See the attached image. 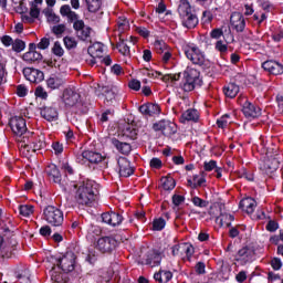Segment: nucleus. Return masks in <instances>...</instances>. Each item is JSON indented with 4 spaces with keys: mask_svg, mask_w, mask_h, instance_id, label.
Returning <instances> with one entry per match:
<instances>
[{
    "mask_svg": "<svg viewBox=\"0 0 283 283\" xmlns=\"http://www.w3.org/2000/svg\"><path fill=\"white\" fill-rule=\"evenodd\" d=\"M40 116L49 123H54L55 120H59V111L54 106H44L40 108Z\"/></svg>",
    "mask_w": 283,
    "mask_h": 283,
    "instance_id": "nucleus-21",
    "label": "nucleus"
},
{
    "mask_svg": "<svg viewBox=\"0 0 283 283\" xmlns=\"http://www.w3.org/2000/svg\"><path fill=\"white\" fill-rule=\"evenodd\" d=\"M151 169H163V160L158 157H154L149 163Z\"/></svg>",
    "mask_w": 283,
    "mask_h": 283,
    "instance_id": "nucleus-58",
    "label": "nucleus"
},
{
    "mask_svg": "<svg viewBox=\"0 0 283 283\" xmlns=\"http://www.w3.org/2000/svg\"><path fill=\"white\" fill-rule=\"evenodd\" d=\"M262 67L264 72H269V74H273V76L283 74V64L274 60H266L262 63Z\"/></svg>",
    "mask_w": 283,
    "mask_h": 283,
    "instance_id": "nucleus-18",
    "label": "nucleus"
},
{
    "mask_svg": "<svg viewBox=\"0 0 283 283\" xmlns=\"http://www.w3.org/2000/svg\"><path fill=\"white\" fill-rule=\"evenodd\" d=\"M88 52H92L97 59H103V43H94L88 48Z\"/></svg>",
    "mask_w": 283,
    "mask_h": 283,
    "instance_id": "nucleus-41",
    "label": "nucleus"
},
{
    "mask_svg": "<svg viewBox=\"0 0 283 283\" xmlns=\"http://www.w3.org/2000/svg\"><path fill=\"white\" fill-rule=\"evenodd\" d=\"M12 50L18 54L23 52V50H25V42L21 39H15L12 43Z\"/></svg>",
    "mask_w": 283,
    "mask_h": 283,
    "instance_id": "nucleus-48",
    "label": "nucleus"
},
{
    "mask_svg": "<svg viewBox=\"0 0 283 283\" xmlns=\"http://www.w3.org/2000/svg\"><path fill=\"white\" fill-rule=\"evenodd\" d=\"M182 51L186 54V57L188 59V61H191V63L193 65H199V67H201L202 70H208V67H210L211 62H209L206 57H205V53L202 51H200V49L196 45H185L182 46Z\"/></svg>",
    "mask_w": 283,
    "mask_h": 283,
    "instance_id": "nucleus-4",
    "label": "nucleus"
},
{
    "mask_svg": "<svg viewBox=\"0 0 283 283\" xmlns=\"http://www.w3.org/2000/svg\"><path fill=\"white\" fill-rule=\"evenodd\" d=\"M202 85V80L200 78V72L196 69H187L184 71L182 81L179 84L180 90L184 92H193L196 87Z\"/></svg>",
    "mask_w": 283,
    "mask_h": 283,
    "instance_id": "nucleus-5",
    "label": "nucleus"
},
{
    "mask_svg": "<svg viewBox=\"0 0 283 283\" xmlns=\"http://www.w3.org/2000/svg\"><path fill=\"white\" fill-rule=\"evenodd\" d=\"M17 95L20 98H25V96H28V87H25V85L20 84L17 86Z\"/></svg>",
    "mask_w": 283,
    "mask_h": 283,
    "instance_id": "nucleus-59",
    "label": "nucleus"
},
{
    "mask_svg": "<svg viewBox=\"0 0 283 283\" xmlns=\"http://www.w3.org/2000/svg\"><path fill=\"white\" fill-rule=\"evenodd\" d=\"M178 14L181 21V25L187 28V30H193L198 27L199 20L198 15L191 10V3L187 0H181L178 7Z\"/></svg>",
    "mask_w": 283,
    "mask_h": 283,
    "instance_id": "nucleus-3",
    "label": "nucleus"
},
{
    "mask_svg": "<svg viewBox=\"0 0 283 283\" xmlns=\"http://www.w3.org/2000/svg\"><path fill=\"white\" fill-rule=\"evenodd\" d=\"M62 101L65 107H81V94L72 88H65L63 91Z\"/></svg>",
    "mask_w": 283,
    "mask_h": 283,
    "instance_id": "nucleus-12",
    "label": "nucleus"
},
{
    "mask_svg": "<svg viewBox=\"0 0 283 283\" xmlns=\"http://www.w3.org/2000/svg\"><path fill=\"white\" fill-rule=\"evenodd\" d=\"M17 245L13 247H3L2 250H0V262H2V260H10V258H14L17 255V253L14 251H17Z\"/></svg>",
    "mask_w": 283,
    "mask_h": 283,
    "instance_id": "nucleus-36",
    "label": "nucleus"
},
{
    "mask_svg": "<svg viewBox=\"0 0 283 283\" xmlns=\"http://www.w3.org/2000/svg\"><path fill=\"white\" fill-rule=\"evenodd\" d=\"M24 63L32 65V63H39L43 61V54L41 52H27L22 55Z\"/></svg>",
    "mask_w": 283,
    "mask_h": 283,
    "instance_id": "nucleus-33",
    "label": "nucleus"
},
{
    "mask_svg": "<svg viewBox=\"0 0 283 283\" xmlns=\"http://www.w3.org/2000/svg\"><path fill=\"white\" fill-rule=\"evenodd\" d=\"M266 231L270 233H275L277 229H280V223L275 220H270L265 226Z\"/></svg>",
    "mask_w": 283,
    "mask_h": 283,
    "instance_id": "nucleus-55",
    "label": "nucleus"
},
{
    "mask_svg": "<svg viewBox=\"0 0 283 283\" xmlns=\"http://www.w3.org/2000/svg\"><path fill=\"white\" fill-rule=\"evenodd\" d=\"M34 95L36 98H42V101H48V92H45V88L43 86H38L35 88Z\"/></svg>",
    "mask_w": 283,
    "mask_h": 283,
    "instance_id": "nucleus-54",
    "label": "nucleus"
},
{
    "mask_svg": "<svg viewBox=\"0 0 283 283\" xmlns=\"http://www.w3.org/2000/svg\"><path fill=\"white\" fill-rule=\"evenodd\" d=\"M125 135L128 136V138H130L132 140H136L138 132L136 130V128H132V126H128L125 129Z\"/></svg>",
    "mask_w": 283,
    "mask_h": 283,
    "instance_id": "nucleus-57",
    "label": "nucleus"
},
{
    "mask_svg": "<svg viewBox=\"0 0 283 283\" xmlns=\"http://www.w3.org/2000/svg\"><path fill=\"white\" fill-rule=\"evenodd\" d=\"M45 137L44 136H38L30 142V144L24 145V149L27 151H40V149H45Z\"/></svg>",
    "mask_w": 283,
    "mask_h": 283,
    "instance_id": "nucleus-24",
    "label": "nucleus"
},
{
    "mask_svg": "<svg viewBox=\"0 0 283 283\" xmlns=\"http://www.w3.org/2000/svg\"><path fill=\"white\" fill-rule=\"evenodd\" d=\"M52 53L55 56H63L65 54V51L63 50V46H61V42L56 41L54 42V45L52 48Z\"/></svg>",
    "mask_w": 283,
    "mask_h": 283,
    "instance_id": "nucleus-51",
    "label": "nucleus"
},
{
    "mask_svg": "<svg viewBox=\"0 0 283 283\" xmlns=\"http://www.w3.org/2000/svg\"><path fill=\"white\" fill-rule=\"evenodd\" d=\"M230 23L237 32H244V29L247 28V20H244V15L240 12L231 14Z\"/></svg>",
    "mask_w": 283,
    "mask_h": 283,
    "instance_id": "nucleus-20",
    "label": "nucleus"
},
{
    "mask_svg": "<svg viewBox=\"0 0 283 283\" xmlns=\"http://www.w3.org/2000/svg\"><path fill=\"white\" fill-rule=\"evenodd\" d=\"M129 90H134V92L140 91V81L133 78L128 82Z\"/></svg>",
    "mask_w": 283,
    "mask_h": 283,
    "instance_id": "nucleus-61",
    "label": "nucleus"
},
{
    "mask_svg": "<svg viewBox=\"0 0 283 283\" xmlns=\"http://www.w3.org/2000/svg\"><path fill=\"white\" fill-rule=\"evenodd\" d=\"M102 222L104 224H108V227H120L123 224V214L120 212L116 211H108V212H103L102 216Z\"/></svg>",
    "mask_w": 283,
    "mask_h": 283,
    "instance_id": "nucleus-15",
    "label": "nucleus"
},
{
    "mask_svg": "<svg viewBox=\"0 0 283 283\" xmlns=\"http://www.w3.org/2000/svg\"><path fill=\"white\" fill-rule=\"evenodd\" d=\"M104 157L101 153L84 150L82 154L76 155V163L80 165H85V163H91V165H98V163H103Z\"/></svg>",
    "mask_w": 283,
    "mask_h": 283,
    "instance_id": "nucleus-10",
    "label": "nucleus"
},
{
    "mask_svg": "<svg viewBox=\"0 0 283 283\" xmlns=\"http://www.w3.org/2000/svg\"><path fill=\"white\" fill-rule=\"evenodd\" d=\"M44 220L51 227H62L64 222L63 212L61 209L54 206H48L43 210Z\"/></svg>",
    "mask_w": 283,
    "mask_h": 283,
    "instance_id": "nucleus-6",
    "label": "nucleus"
},
{
    "mask_svg": "<svg viewBox=\"0 0 283 283\" xmlns=\"http://www.w3.org/2000/svg\"><path fill=\"white\" fill-rule=\"evenodd\" d=\"M31 276L32 274L28 268H19L14 271V277L20 283H32Z\"/></svg>",
    "mask_w": 283,
    "mask_h": 283,
    "instance_id": "nucleus-27",
    "label": "nucleus"
},
{
    "mask_svg": "<svg viewBox=\"0 0 283 283\" xmlns=\"http://www.w3.org/2000/svg\"><path fill=\"white\" fill-rule=\"evenodd\" d=\"M62 85H65V80L60 76L51 75L46 80L48 90H51V91L59 90L60 87H62Z\"/></svg>",
    "mask_w": 283,
    "mask_h": 283,
    "instance_id": "nucleus-30",
    "label": "nucleus"
},
{
    "mask_svg": "<svg viewBox=\"0 0 283 283\" xmlns=\"http://www.w3.org/2000/svg\"><path fill=\"white\" fill-rule=\"evenodd\" d=\"M242 112L249 120H255V118H260L262 116V108L249 101L243 103Z\"/></svg>",
    "mask_w": 283,
    "mask_h": 283,
    "instance_id": "nucleus-14",
    "label": "nucleus"
},
{
    "mask_svg": "<svg viewBox=\"0 0 283 283\" xmlns=\"http://www.w3.org/2000/svg\"><path fill=\"white\" fill-rule=\"evenodd\" d=\"M160 262H163V252L156 249L149 250L147 252L146 264L148 266H160Z\"/></svg>",
    "mask_w": 283,
    "mask_h": 283,
    "instance_id": "nucleus-22",
    "label": "nucleus"
},
{
    "mask_svg": "<svg viewBox=\"0 0 283 283\" xmlns=\"http://www.w3.org/2000/svg\"><path fill=\"white\" fill-rule=\"evenodd\" d=\"M271 266L273 269V271H280V269H282V259L280 258H273L271 260Z\"/></svg>",
    "mask_w": 283,
    "mask_h": 283,
    "instance_id": "nucleus-60",
    "label": "nucleus"
},
{
    "mask_svg": "<svg viewBox=\"0 0 283 283\" xmlns=\"http://www.w3.org/2000/svg\"><path fill=\"white\" fill-rule=\"evenodd\" d=\"M51 280L54 283H67L70 282V277H67V273L65 272H57L56 266H52L51 271Z\"/></svg>",
    "mask_w": 283,
    "mask_h": 283,
    "instance_id": "nucleus-29",
    "label": "nucleus"
},
{
    "mask_svg": "<svg viewBox=\"0 0 283 283\" xmlns=\"http://www.w3.org/2000/svg\"><path fill=\"white\" fill-rule=\"evenodd\" d=\"M76 34V38L84 43H90L92 41V27H84Z\"/></svg>",
    "mask_w": 283,
    "mask_h": 283,
    "instance_id": "nucleus-35",
    "label": "nucleus"
},
{
    "mask_svg": "<svg viewBox=\"0 0 283 283\" xmlns=\"http://www.w3.org/2000/svg\"><path fill=\"white\" fill-rule=\"evenodd\" d=\"M65 30H67V27H65V24H57L51 29V32L56 36V39H61V36H63V34L65 33Z\"/></svg>",
    "mask_w": 283,
    "mask_h": 283,
    "instance_id": "nucleus-47",
    "label": "nucleus"
},
{
    "mask_svg": "<svg viewBox=\"0 0 283 283\" xmlns=\"http://www.w3.org/2000/svg\"><path fill=\"white\" fill-rule=\"evenodd\" d=\"M76 254L72 251H66L62 254H51L46 258V261L52 264V266H56L63 273H72L78 266L76 264Z\"/></svg>",
    "mask_w": 283,
    "mask_h": 283,
    "instance_id": "nucleus-2",
    "label": "nucleus"
},
{
    "mask_svg": "<svg viewBox=\"0 0 283 283\" xmlns=\"http://www.w3.org/2000/svg\"><path fill=\"white\" fill-rule=\"evenodd\" d=\"M22 74L30 83H41L45 78L43 71L34 67H24Z\"/></svg>",
    "mask_w": 283,
    "mask_h": 283,
    "instance_id": "nucleus-17",
    "label": "nucleus"
},
{
    "mask_svg": "<svg viewBox=\"0 0 283 283\" xmlns=\"http://www.w3.org/2000/svg\"><path fill=\"white\" fill-rule=\"evenodd\" d=\"M174 277V273L167 270H159L154 274V280L159 283H169Z\"/></svg>",
    "mask_w": 283,
    "mask_h": 283,
    "instance_id": "nucleus-31",
    "label": "nucleus"
},
{
    "mask_svg": "<svg viewBox=\"0 0 283 283\" xmlns=\"http://www.w3.org/2000/svg\"><path fill=\"white\" fill-rule=\"evenodd\" d=\"M138 109L143 116H156L160 114V105L149 102L140 105Z\"/></svg>",
    "mask_w": 283,
    "mask_h": 283,
    "instance_id": "nucleus-23",
    "label": "nucleus"
},
{
    "mask_svg": "<svg viewBox=\"0 0 283 283\" xmlns=\"http://www.w3.org/2000/svg\"><path fill=\"white\" fill-rule=\"evenodd\" d=\"M118 247V241L114 237H102L96 242V249L101 253H112Z\"/></svg>",
    "mask_w": 283,
    "mask_h": 283,
    "instance_id": "nucleus-11",
    "label": "nucleus"
},
{
    "mask_svg": "<svg viewBox=\"0 0 283 283\" xmlns=\"http://www.w3.org/2000/svg\"><path fill=\"white\" fill-rule=\"evenodd\" d=\"M50 48V38H42L38 43L39 50H48Z\"/></svg>",
    "mask_w": 283,
    "mask_h": 283,
    "instance_id": "nucleus-63",
    "label": "nucleus"
},
{
    "mask_svg": "<svg viewBox=\"0 0 283 283\" xmlns=\"http://www.w3.org/2000/svg\"><path fill=\"white\" fill-rule=\"evenodd\" d=\"M75 187L77 190L75 192V200L77 205L82 207H92L96 200V182L92 179H84L80 181Z\"/></svg>",
    "mask_w": 283,
    "mask_h": 283,
    "instance_id": "nucleus-1",
    "label": "nucleus"
},
{
    "mask_svg": "<svg viewBox=\"0 0 283 283\" xmlns=\"http://www.w3.org/2000/svg\"><path fill=\"white\" fill-rule=\"evenodd\" d=\"M154 132H161L163 136H174L178 128L176 124L169 119H161L153 124Z\"/></svg>",
    "mask_w": 283,
    "mask_h": 283,
    "instance_id": "nucleus-9",
    "label": "nucleus"
},
{
    "mask_svg": "<svg viewBox=\"0 0 283 283\" xmlns=\"http://www.w3.org/2000/svg\"><path fill=\"white\" fill-rule=\"evenodd\" d=\"M112 145L119 154H123V156H129V154H132V145L129 143L120 142L114 137L112 138Z\"/></svg>",
    "mask_w": 283,
    "mask_h": 283,
    "instance_id": "nucleus-26",
    "label": "nucleus"
},
{
    "mask_svg": "<svg viewBox=\"0 0 283 283\" xmlns=\"http://www.w3.org/2000/svg\"><path fill=\"white\" fill-rule=\"evenodd\" d=\"M253 21L256 22L258 25H262V23H264V21H266L268 15L266 13H260V12H255L252 17Z\"/></svg>",
    "mask_w": 283,
    "mask_h": 283,
    "instance_id": "nucleus-53",
    "label": "nucleus"
},
{
    "mask_svg": "<svg viewBox=\"0 0 283 283\" xmlns=\"http://www.w3.org/2000/svg\"><path fill=\"white\" fill-rule=\"evenodd\" d=\"M237 178H244L248 182H255V172L251 169H247L242 167L241 169L237 170L235 172Z\"/></svg>",
    "mask_w": 283,
    "mask_h": 283,
    "instance_id": "nucleus-34",
    "label": "nucleus"
},
{
    "mask_svg": "<svg viewBox=\"0 0 283 283\" xmlns=\"http://www.w3.org/2000/svg\"><path fill=\"white\" fill-rule=\"evenodd\" d=\"M126 41V39L119 35V41L116 43V49L123 56H129L130 54L129 45H127Z\"/></svg>",
    "mask_w": 283,
    "mask_h": 283,
    "instance_id": "nucleus-37",
    "label": "nucleus"
},
{
    "mask_svg": "<svg viewBox=\"0 0 283 283\" xmlns=\"http://www.w3.org/2000/svg\"><path fill=\"white\" fill-rule=\"evenodd\" d=\"M228 118H231L230 114H224L220 118L217 119V127L219 129H227V126L229 125Z\"/></svg>",
    "mask_w": 283,
    "mask_h": 283,
    "instance_id": "nucleus-49",
    "label": "nucleus"
},
{
    "mask_svg": "<svg viewBox=\"0 0 283 283\" xmlns=\"http://www.w3.org/2000/svg\"><path fill=\"white\" fill-rule=\"evenodd\" d=\"M63 43L66 50H75V48H77L78 45V42L76 41V39L69 35L63 38Z\"/></svg>",
    "mask_w": 283,
    "mask_h": 283,
    "instance_id": "nucleus-43",
    "label": "nucleus"
},
{
    "mask_svg": "<svg viewBox=\"0 0 283 283\" xmlns=\"http://www.w3.org/2000/svg\"><path fill=\"white\" fill-rule=\"evenodd\" d=\"M52 149L55 156H59L63 151V144H61L60 142H53Z\"/></svg>",
    "mask_w": 283,
    "mask_h": 283,
    "instance_id": "nucleus-64",
    "label": "nucleus"
},
{
    "mask_svg": "<svg viewBox=\"0 0 283 283\" xmlns=\"http://www.w3.org/2000/svg\"><path fill=\"white\" fill-rule=\"evenodd\" d=\"M167 227V221L160 217L158 219H154L153 221V231H163Z\"/></svg>",
    "mask_w": 283,
    "mask_h": 283,
    "instance_id": "nucleus-44",
    "label": "nucleus"
},
{
    "mask_svg": "<svg viewBox=\"0 0 283 283\" xmlns=\"http://www.w3.org/2000/svg\"><path fill=\"white\" fill-rule=\"evenodd\" d=\"M88 12H98L101 10V6H103L102 0H85Z\"/></svg>",
    "mask_w": 283,
    "mask_h": 283,
    "instance_id": "nucleus-39",
    "label": "nucleus"
},
{
    "mask_svg": "<svg viewBox=\"0 0 283 283\" xmlns=\"http://www.w3.org/2000/svg\"><path fill=\"white\" fill-rule=\"evenodd\" d=\"M114 118V111L112 109H106L105 112L102 113L99 123H109Z\"/></svg>",
    "mask_w": 283,
    "mask_h": 283,
    "instance_id": "nucleus-50",
    "label": "nucleus"
},
{
    "mask_svg": "<svg viewBox=\"0 0 283 283\" xmlns=\"http://www.w3.org/2000/svg\"><path fill=\"white\" fill-rule=\"evenodd\" d=\"M45 174L51 182H54L55 185H61L63 176L61 175V170L56 165L50 164L45 169Z\"/></svg>",
    "mask_w": 283,
    "mask_h": 283,
    "instance_id": "nucleus-19",
    "label": "nucleus"
},
{
    "mask_svg": "<svg viewBox=\"0 0 283 283\" xmlns=\"http://www.w3.org/2000/svg\"><path fill=\"white\" fill-rule=\"evenodd\" d=\"M9 127L11 128L13 134H15V136H19L20 138L21 136H23V134H25V132H28L25 118H23L22 116L11 117L9 120Z\"/></svg>",
    "mask_w": 283,
    "mask_h": 283,
    "instance_id": "nucleus-13",
    "label": "nucleus"
},
{
    "mask_svg": "<svg viewBox=\"0 0 283 283\" xmlns=\"http://www.w3.org/2000/svg\"><path fill=\"white\" fill-rule=\"evenodd\" d=\"M161 186L165 191H174V189H176V179L171 177H163Z\"/></svg>",
    "mask_w": 283,
    "mask_h": 283,
    "instance_id": "nucleus-38",
    "label": "nucleus"
},
{
    "mask_svg": "<svg viewBox=\"0 0 283 283\" xmlns=\"http://www.w3.org/2000/svg\"><path fill=\"white\" fill-rule=\"evenodd\" d=\"M191 202L195 207H199V209H207V207H209V201L198 196L192 197Z\"/></svg>",
    "mask_w": 283,
    "mask_h": 283,
    "instance_id": "nucleus-45",
    "label": "nucleus"
},
{
    "mask_svg": "<svg viewBox=\"0 0 283 283\" xmlns=\"http://www.w3.org/2000/svg\"><path fill=\"white\" fill-rule=\"evenodd\" d=\"M218 167V161L211 159L210 161H205L203 163V169L205 171H213V169H217Z\"/></svg>",
    "mask_w": 283,
    "mask_h": 283,
    "instance_id": "nucleus-56",
    "label": "nucleus"
},
{
    "mask_svg": "<svg viewBox=\"0 0 283 283\" xmlns=\"http://www.w3.org/2000/svg\"><path fill=\"white\" fill-rule=\"evenodd\" d=\"M255 207H258V202L251 197H247L239 202V209H242V211L249 214L255 211Z\"/></svg>",
    "mask_w": 283,
    "mask_h": 283,
    "instance_id": "nucleus-25",
    "label": "nucleus"
},
{
    "mask_svg": "<svg viewBox=\"0 0 283 283\" xmlns=\"http://www.w3.org/2000/svg\"><path fill=\"white\" fill-rule=\"evenodd\" d=\"M235 262L240 263L241 266H247L255 260V249L253 247L245 245L241 248L234 256Z\"/></svg>",
    "mask_w": 283,
    "mask_h": 283,
    "instance_id": "nucleus-8",
    "label": "nucleus"
},
{
    "mask_svg": "<svg viewBox=\"0 0 283 283\" xmlns=\"http://www.w3.org/2000/svg\"><path fill=\"white\" fill-rule=\"evenodd\" d=\"M19 213L23 216V218H30L32 213H34V206L32 205H21L19 206Z\"/></svg>",
    "mask_w": 283,
    "mask_h": 283,
    "instance_id": "nucleus-40",
    "label": "nucleus"
},
{
    "mask_svg": "<svg viewBox=\"0 0 283 283\" xmlns=\"http://www.w3.org/2000/svg\"><path fill=\"white\" fill-rule=\"evenodd\" d=\"M181 123L192 122L198 123L200 120V113L196 108H188L186 112L181 114Z\"/></svg>",
    "mask_w": 283,
    "mask_h": 283,
    "instance_id": "nucleus-28",
    "label": "nucleus"
},
{
    "mask_svg": "<svg viewBox=\"0 0 283 283\" xmlns=\"http://www.w3.org/2000/svg\"><path fill=\"white\" fill-rule=\"evenodd\" d=\"M97 261H98V252H96V250L94 249H90L85 258V262H88V264H96Z\"/></svg>",
    "mask_w": 283,
    "mask_h": 283,
    "instance_id": "nucleus-46",
    "label": "nucleus"
},
{
    "mask_svg": "<svg viewBox=\"0 0 283 283\" xmlns=\"http://www.w3.org/2000/svg\"><path fill=\"white\" fill-rule=\"evenodd\" d=\"M223 94L227 98H235L240 94V86L235 83H229L223 86Z\"/></svg>",
    "mask_w": 283,
    "mask_h": 283,
    "instance_id": "nucleus-32",
    "label": "nucleus"
},
{
    "mask_svg": "<svg viewBox=\"0 0 283 283\" xmlns=\"http://www.w3.org/2000/svg\"><path fill=\"white\" fill-rule=\"evenodd\" d=\"M200 176L201 177L199 178V180L197 182H195L191 179L187 180V182L191 189H198V187H202V185H205V182H207V178L205 177L206 176L205 171H200Z\"/></svg>",
    "mask_w": 283,
    "mask_h": 283,
    "instance_id": "nucleus-42",
    "label": "nucleus"
},
{
    "mask_svg": "<svg viewBox=\"0 0 283 283\" xmlns=\"http://www.w3.org/2000/svg\"><path fill=\"white\" fill-rule=\"evenodd\" d=\"M118 174L120 178H129L134 176V167H132V161L127 157H119L117 159Z\"/></svg>",
    "mask_w": 283,
    "mask_h": 283,
    "instance_id": "nucleus-16",
    "label": "nucleus"
},
{
    "mask_svg": "<svg viewBox=\"0 0 283 283\" xmlns=\"http://www.w3.org/2000/svg\"><path fill=\"white\" fill-rule=\"evenodd\" d=\"M171 253L174 258H180L181 260L191 262V258L193 253H196V249L191 243H179L171 248Z\"/></svg>",
    "mask_w": 283,
    "mask_h": 283,
    "instance_id": "nucleus-7",
    "label": "nucleus"
},
{
    "mask_svg": "<svg viewBox=\"0 0 283 283\" xmlns=\"http://www.w3.org/2000/svg\"><path fill=\"white\" fill-rule=\"evenodd\" d=\"M155 49L157 52H165V50H167V43H165V41L163 40H156L155 41Z\"/></svg>",
    "mask_w": 283,
    "mask_h": 283,
    "instance_id": "nucleus-62",
    "label": "nucleus"
},
{
    "mask_svg": "<svg viewBox=\"0 0 283 283\" xmlns=\"http://www.w3.org/2000/svg\"><path fill=\"white\" fill-rule=\"evenodd\" d=\"M118 28V36H123V34L126 32V30H129V21L127 20H122L119 23H117Z\"/></svg>",
    "mask_w": 283,
    "mask_h": 283,
    "instance_id": "nucleus-52",
    "label": "nucleus"
}]
</instances>
